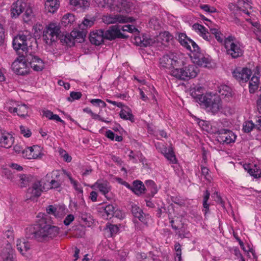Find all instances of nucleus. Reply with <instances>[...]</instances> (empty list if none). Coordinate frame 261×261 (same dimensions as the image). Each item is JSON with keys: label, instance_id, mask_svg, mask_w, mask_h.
<instances>
[{"label": "nucleus", "instance_id": "nucleus-1", "mask_svg": "<svg viewBox=\"0 0 261 261\" xmlns=\"http://www.w3.org/2000/svg\"><path fill=\"white\" fill-rule=\"evenodd\" d=\"M25 232L28 238L43 242L57 236L59 233V228L42 222L27 228Z\"/></svg>", "mask_w": 261, "mask_h": 261}, {"label": "nucleus", "instance_id": "nucleus-2", "mask_svg": "<svg viewBox=\"0 0 261 261\" xmlns=\"http://www.w3.org/2000/svg\"><path fill=\"white\" fill-rule=\"evenodd\" d=\"M201 100H202L201 105L213 114L218 113L222 108V101L219 96L207 93L204 97H201Z\"/></svg>", "mask_w": 261, "mask_h": 261}, {"label": "nucleus", "instance_id": "nucleus-3", "mask_svg": "<svg viewBox=\"0 0 261 261\" xmlns=\"http://www.w3.org/2000/svg\"><path fill=\"white\" fill-rule=\"evenodd\" d=\"M198 72L197 67L192 64L185 66L182 68L172 69L171 74L178 79L186 81L196 77Z\"/></svg>", "mask_w": 261, "mask_h": 261}, {"label": "nucleus", "instance_id": "nucleus-4", "mask_svg": "<svg viewBox=\"0 0 261 261\" xmlns=\"http://www.w3.org/2000/svg\"><path fill=\"white\" fill-rule=\"evenodd\" d=\"M60 26L55 23H49L43 31V39L48 45L57 41L61 33Z\"/></svg>", "mask_w": 261, "mask_h": 261}, {"label": "nucleus", "instance_id": "nucleus-5", "mask_svg": "<svg viewBox=\"0 0 261 261\" xmlns=\"http://www.w3.org/2000/svg\"><path fill=\"white\" fill-rule=\"evenodd\" d=\"M242 3H243V2L239 0H229V9L234 14V18L233 21L237 24H240V20L238 17L241 15L242 12L244 13L247 15H250L249 12L246 10V8L244 9L239 7ZM243 3L247 5V8L250 9H252V6L250 5L251 3L250 0H244L243 1Z\"/></svg>", "mask_w": 261, "mask_h": 261}, {"label": "nucleus", "instance_id": "nucleus-6", "mask_svg": "<svg viewBox=\"0 0 261 261\" xmlns=\"http://www.w3.org/2000/svg\"><path fill=\"white\" fill-rule=\"evenodd\" d=\"M191 50V58L194 64L203 67H210L211 60L200 51L197 44H194L193 48Z\"/></svg>", "mask_w": 261, "mask_h": 261}, {"label": "nucleus", "instance_id": "nucleus-7", "mask_svg": "<svg viewBox=\"0 0 261 261\" xmlns=\"http://www.w3.org/2000/svg\"><path fill=\"white\" fill-rule=\"evenodd\" d=\"M30 36L23 34H19L13 38V46L16 51L22 50L23 51L28 54V40L30 38Z\"/></svg>", "mask_w": 261, "mask_h": 261}, {"label": "nucleus", "instance_id": "nucleus-8", "mask_svg": "<svg viewBox=\"0 0 261 261\" xmlns=\"http://www.w3.org/2000/svg\"><path fill=\"white\" fill-rule=\"evenodd\" d=\"M102 21L107 24L112 23H123L128 22H132L133 19L130 17H127L121 14H109L102 16Z\"/></svg>", "mask_w": 261, "mask_h": 261}, {"label": "nucleus", "instance_id": "nucleus-9", "mask_svg": "<svg viewBox=\"0 0 261 261\" xmlns=\"http://www.w3.org/2000/svg\"><path fill=\"white\" fill-rule=\"evenodd\" d=\"M4 244L5 245L2 247L0 253L1 261H16L14 250L12 248L11 243L7 240L4 241V244L2 245L3 246Z\"/></svg>", "mask_w": 261, "mask_h": 261}, {"label": "nucleus", "instance_id": "nucleus-10", "mask_svg": "<svg viewBox=\"0 0 261 261\" xmlns=\"http://www.w3.org/2000/svg\"><path fill=\"white\" fill-rule=\"evenodd\" d=\"M160 64L162 67L167 69H176L179 66L178 58L173 54L163 56L160 59Z\"/></svg>", "mask_w": 261, "mask_h": 261}, {"label": "nucleus", "instance_id": "nucleus-11", "mask_svg": "<svg viewBox=\"0 0 261 261\" xmlns=\"http://www.w3.org/2000/svg\"><path fill=\"white\" fill-rule=\"evenodd\" d=\"M229 55L232 58L236 59L243 56L244 52L243 47L234 37L229 36Z\"/></svg>", "mask_w": 261, "mask_h": 261}, {"label": "nucleus", "instance_id": "nucleus-12", "mask_svg": "<svg viewBox=\"0 0 261 261\" xmlns=\"http://www.w3.org/2000/svg\"><path fill=\"white\" fill-rule=\"evenodd\" d=\"M25 60L29 63L31 68L35 71H41L44 68L43 61L38 56L33 54H27Z\"/></svg>", "mask_w": 261, "mask_h": 261}, {"label": "nucleus", "instance_id": "nucleus-13", "mask_svg": "<svg viewBox=\"0 0 261 261\" xmlns=\"http://www.w3.org/2000/svg\"><path fill=\"white\" fill-rule=\"evenodd\" d=\"M45 190L44 186L42 184V181H36L32 186L28 189V197L33 199L35 197L40 196L41 192Z\"/></svg>", "mask_w": 261, "mask_h": 261}, {"label": "nucleus", "instance_id": "nucleus-14", "mask_svg": "<svg viewBox=\"0 0 261 261\" xmlns=\"http://www.w3.org/2000/svg\"><path fill=\"white\" fill-rule=\"evenodd\" d=\"M105 39L112 40L116 38H123L125 36L121 33L120 29L118 26L113 25L108 30L104 31Z\"/></svg>", "mask_w": 261, "mask_h": 261}, {"label": "nucleus", "instance_id": "nucleus-15", "mask_svg": "<svg viewBox=\"0 0 261 261\" xmlns=\"http://www.w3.org/2000/svg\"><path fill=\"white\" fill-rule=\"evenodd\" d=\"M28 3L23 0H17L12 5L11 11L12 17H17L27 8Z\"/></svg>", "mask_w": 261, "mask_h": 261}, {"label": "nucleus", "instance_id": "nucleus-16", "mask_svg": "<svg viewBox=\"0 0 261 261\" xmlns=\"http://www.w3.org/2000/svg\"><path fill=\"white\" fill-rule=\"evenodd\" d=\"M14 142L12 135L6 131L0 129V145L5 148L10 147Z\"/></svg>", "mask_w": 261, "mask_h": 261}, {"label": "nucleus", "instance_id": "nucleus-17", "mask_svg": "<svg viewBox=\"0 0 261 261\" xmlns=\"http://www.w3.org/2000/svg\"><path fill=\"white\" fill-rule=\"evenodd\" d=\"M40 151V148L38 145L27 147L23 150V156L29 160L35 159L41 154Z\"/></svg>", "mask_w": 261, "mask_h": 261}, {"label": "nucleus", "instance_id": "nucleus-18", "mask_svg": "<svg viewBox=\"0 0 261 261\" xmlns=\"http://www.w3.org/2000/svg\"><path fill=\"white\" fill-rule=\"evenodd\" d=\"M12 69L15 73L19 75H24L28 72L25 62L18 59L13 62Z\"/></svg>", "mask_w": 261, "mask_h": 261}, {"label": "nucleus", "instance_id": "nucleus-19", "mask_svg": "<svg viewBox=\"0 0 261 261\" xmlns=\"http://www.w3.org/2000/svg\"><path fill=\"white\" fill-rule=\"evenodd\" d=\"M104 36L103 30H97L90 34L89 40L92 44L95 45H99L103 42Z\"/></svg>", "mask_w": 261, "mask_h": 261}, {"label": "nucleus", "instance_id": "nucleus-20", "mask_svg": "<svg viewBox=\"0 0 261 261\" xmlns=\"http://www.w3.org/2000/svg\"><path fill=\"white\" fill-rule=\"evenodd\" d=\"M115 11L120 13H128L131 11L132 4L126 0H117Z\"/></svg>", "mask_w": 261, "mask_h": 261}, {"label": "nucleus", "instance_id": "nucleus-21", "mask_svg": "<svg viewBox=\"0 0 261 261\" xmlns=\"http://www.w3.org/2000/svg\"><path fill=\"white\" fill-rule=\"evenodd\" d=\"M178 40L182 46L190 51L192 50L191 49L193 48L194 44H197L192 40L189 38L185 33L178 34Z\"/></svg>", "mask_w": 261, "mask_h": 261}, {"label": "nucleus", "instance_id": "nucleus-22", "mask_svg": "<svg viewBox=\"0 0 261 261\" xmlns=\"http://www.w3.org/2000/svg\"><path fill=\"white\" fill-rule=\"evenodd\" d=\"M17 250L23 256H27L28 252L30 249V244L24 239H19L16 241Z\"/></svg>", "mask_w": 261, "mask_h": 261}, {"label": "nucleus", "instance_id": "nucleus-23", "mask_svg": "<svg viewBox=\"0 0 261 261\" xmlns=\"http://www.w3.org/2000/svg\"><path fill=\"white\" fill-rule=\"evenodd\" d=\"M86 35V31L75 29L73 30L70 33V42H71V39L73 42H82L84 41V38Z\"/></svg>", "mask_w": 261, "mask_h": 261}, {"label": "nucleus", "instance_id": "nucleus-24", "mask_svg": "<svg viewBox=\"0 0 261 261\" xmlns=\"http://www.w3.org/2000/svg\"><path fill=\"white\" fill-rule=\"evenodd\" d=\"M135 43L139 46L146 47L152 45L155 41L147 36H138L135 37Z\"/></svg>", "mask_w": 261, "mask_h": 261}, {"label": "nucleus", "instance_id": "nucleus-25", "mask_svg": "<svg viewBox=\"0 0 261 261\" xmlns=\"http://www.w3.org/2000/svg\"><path fill=\"white\" fill-rule=\"evenodd\" d=\"M59 5L58 0H46L44 4V9L46 12L54 13L58 9Z\"/></svg>", "mask_w": 261, "mask_h": 261}, {"label": "nucleus", "instance_id": "nucleus-26", "mask_svg": "<svg viewBox=\"0 0 261 261\" xmlns=\"http://www.w3.org/2000/svg\"><path fill=\"white\" fill-rule=\"evenodd\" d=\"M98 6L101 8H107L111 11H115L117 0H95Z\"/></svg>", "mask_w": 261, "mask_h": 261}, {"label": "nucleus", "instance_id": "nucleus-27", "mask_svg": "<svg viewBox=\"0 0 261 261\" xmlns=\"http://www.w3.org/2000/svg\"><path fill=\"white\" fill-rule=\"evenodd\" d=\"M94 187H96L106 196V194L111 190L110 186L107 181L97 180L95 183Z\"/></svg>", "mask_w": 261, "mask_h": 261}, {"label": "nucleus", "instance_id": "nucleus-28", "mask_svg": "<svg viewBox=\"0 0 261 261\" xmlns=\"http://www.w3.org/2000/svg\"><path fill=\"white\" fill-rule=\"evenodd\" d=\"M212 34L215 35V38L217 40L221 43L222 45L224 46V48L225 49V51L226 55L228 54V49L227 48V42L228 40V38L226 37L225 36H224L223 34H222L220 31L217 30L216 31V33H214Z\"/></svg>", "mask_w": 261, "mask_h": 261}, {"label": "nucleus", "instance_id": "nucleus-29", "mask_svg": "<svg viewBox=\"0 0 261 261\" xmlns=\"http://www.w3.org/2000/svg\"><path fill=\"white\" fill-rule=\"evenodd\" d=\"M193 28L196 31L200 33L203 39L209 40L210 37H211L210 33L203 26L198 23H195L193 25Z\"/></svg>", "mask_w": 261, "mask_h": 261}, {"label": "nucleus", "instance_id": "nucleus-30", "mask_svg": "<svg viewBox=\"0 0 261 261\" xmlns=\"http://www.w3.org/2000/svg\"><path fill=\"white\" fill-rule=\"evenodd\" d=\"M202 89L201 87H198L193 88L190 90V94L192 97L195 99L196 101L198 102L200 105L202 101L201 100V97H204L205 95L202 94Z\"/></svg>", "mask_w": 261, "mask_h": 261}, {"label": "nucleus", "instance_id": "nucleus-31", "mask_svg": "<svg viewBox=\"0 0 261 261\" xmlns=\"http://www.w3.org/2000/svg\"><path fill=\"white\" fill-rule=\"evenodd\" d=\"M145 186L140 180H135L133 183L132 191L137 195H140L144 193Z\"/></svg>", "mask_w": 261, "mask_h": 261}, {"label": "nucleus", "instance_id": "nucleus-32", "mask_svg": "<svg viewBox=\"0 0 261 261\" xmlns=\"http://www.w3.org/2000/svg\"><path fill=\"white\" fill-rule=\"evenodd\" d=\"M120 116L122 119L129 120L132 122L134 121V116L132 113V110L126 106L122 108L120 112Z\"/></svg>", "mask_w": 261, "mask_h": 261}, {"label": "nucleus", "instance_id": "nucleus-33", "mask_svg": "<svg viewBox=\"0 0 261 261\" xmlns=\"http://www.w3.org/2000/svg\"><path fill=\"white\" fill-rule=\"evenodd\" d=\"M228 130L226 129H223L218 131V134L216 137L217 141L221 144L226 143L228 144L227 142L228 140Z\"/></svg>", "mask_w": 261, "mask_h": 261}, {"label": "nucleus", "instance_id": "nucleus-34", "mask_svg": "<svg viewBox=\"0 0 261 261\" xmlns=\"http://www.w3.org/2000/svg\"><path fill=\"white\" fill-rule=\"evenodd\" d=\"M23 19L25 22H28L30 21L34 16V14L31 6L28 4V7L25 9Z\"/></svg>", "mask_w": 261, "mask_h": 261}, {"label": "nucleus", "instance_id": "nucleus-35", "mask_svg": "<svg viewBox=\"0 0 261 261\" xmlns=\"http://www.w3.org/2000/svg\"><path fill=\"white\" fill-rule=\"evenodd\" d=\"M163 153L165 157L171 163L175 164L176 163V159L172 148L167 149L166 148Z\"/></svg>", "mask_w": 261, "mask_h": 261}, {"label": "nucleus", "instance_id": "nucleus-36", "mask_svg": "<svg viewBox=\"0 0 261 261\" xmlns=\"http://www.w3.org/2000/svg\"><path fill=\"white\" fill-rule=\"evenodd\" d=\"M105 213L107 215V219H111L113 216L116 212V207L112 204H108L104 208Z\"/></svg>", "mask_w": 261, "mask_h": 261}, {"label": "nucleus", "instance_id": "nucleus-37", "mask_svg": "<svg viewBox=\"0 0 261 261\" xmlns=\"http://www.w3.org/2000/svg\"><path fill=\"white\" fill-rule=\"evenodd\" d=\"M13 111H16L18 116L24 117L28 114V108L25 105H19L15 108Z\"/></svg>", "mask_w": 261, "mask_h": 261}, {"label": "nucleus", "instance_id": "nucleus-38", "mask_svg": "<svg viewBox=\"0 0 261 261\" xmlns=\"http://www.w3.org/2000/svg\"><path fill=\"white\" fill-rule=\"evenodd\" d=\"M253 128H256V126L252 121H246L243 123L242 130L244 133H250Z\"/></svg>", "mask_w": 261, "mask_h": 261}, {"label": "nucleus", "instance_id": "nucleus-39", "mask_svg": "<svg viewBox=\"0 0 261 261\" xmlns=\"http://www.w3.org/2000/svg\"><path fill=\"white\" fill-rule=\"evenodd\" d=\"M93 24L94 21L92 19L85 18L82 22L79 25V28L80 30L86 31V30Z\"/></svg>", "mask_w": 261, "mask_h": 261}, {"label": "nucleus", "instance_id": "nucleus-40", "mask_svg": "<svg viewBox=\"0 0 261 261\" xmlns=\"http://www.w3.org/2000/svg\"><path fill=\"white\" fill-rule=\"evenodd\" d=\"M63 210L61 207L57 208L53 205H49L47 208L46 211L48 214H51L56 217H60L59 213L63 211Z\"/></svg>", "mask_w": 261, "mask_h": 261}, {"label": "nucleus", "instance_id": "nucleus-41", "mask_svg": "<svg viewBox=\"0 0 261 261\" xmlns=\"http://www.w3.org/2000/svg\"><path fill=\"white\" fill-rule=\"evenodd\" d=\"M74 21V16L73 15L68 13L64 15L62 19V23L67 25L71 24Z\"/></svg>", "mask_w": 261, "mask_h": 261}, {"label": "nucleus", "instance_id": "nucleus-42", "mask_svg": "<svg viewBox=\"0 0 261 261\" xmlns=\"http://www.w3.org/2000/svg\"><path fill=\"white\" fill-rule=\"evenodd\" d=\"M252 72L250 69L247 68H244L242 69L241 81L247 82L250 77Z\"/></svg>", "mask_w": 261, "mask_h": 261}, {"label": "nucleus", "instance_id": "nucleus-43", "mask_svg": "<svg viewBox=\"0 0 261 261\" xmlns=\"http://www.w3.org/2000/svg\"><path fill=\"white\" fill-rule=\"evenodd\" d=\"M71 5L81 8L82 7H86L88 4L87 0H70Z\"/></svg>", "mask_w": 261, "mask_h": 261}, {"label": "nucleus", "instance_id": "nucleus-44", "mask_svg": "<svg viewBox=\"0 0 261 261\" xmlns=\"http://www.w3.org/2000/svg\"><path fill=\"white\" fill-rule=\"evenodd\" d=\"M210 193L207 190H206L204 194L203 200V206L205 214H206L208 211L209 205L207 203V202L209 199Z\"/></svg>", "mask_w": 261, "mask_h": 261}, {"label": "nucleus", "instance_id": "nucleus-45", "mask_svg": "<svg viewBox=\"0 0 261 261\" xmlns=\"http://www.w3.org/2000/svg\"><path fill=\"white\" fill-rule=\"evenodd\" d=\"M145 185L148 189L151 190V193L152 194V196L154 195L157 192L156 188L155 187V184L153 181L151 180H146L145 182Z\"/></svg>", "mask_w": 261, "mask_h": 261}, {"label": "nucleus", "instance_id": "nucleus-46", "mask_svg": "<svg viewBox=\"0 0 261 261\" xmlns=\"http://www.w3.org/2000/svg\"><path fill=\"white\" fill-rule=\"evenodd\" d=\"M220 95L226 97L228 95V86L227 85H221L218 90Z\"/></svg>", "mask_w": 261, "mask_h": 261}, {"label": "nucleus", "instance_id": "nucleus-47", "mask_svg": "<svg viewBox=\"0 0 261 261\" xmlns=\"http://www.w3.org/2000/svg\"><path fill=\"white\" fill-rule=\"evenodd\" d=\"M205 24L208 27L210 31L212 34L216 33V31L219 30L218 26L210 20L205 23Z\"/></svg>", "mask_w": 261, "mask_h": 261}, {"label": "nucleus", "instance_id": "nucleus-48", "mask_svg": "<svg viewBox=\"0 0 261 261\" xmlns=\"http://www.w3.org/2000/svg\"><path fill=\"white\" fill-rule=\"evenodd\" d=\"M82 96V94L80 92H71L70 94V97L67 98V100L69 101H72L74 100L80 99Z\"/></svg>", "mask_w": 261, "mask_h": 261}, {"label": "nucleus", "instance_id": "nucleus-49", "mask_svg": "<svg viewBox=\"0 0 261 261\" xmlns=\"http://www.w3.org/2000/svg\"><path fill=\"white\" fill-rule=\"evenodd\" d=\"M132 212L135 217L140 216V214H143L142 210L136 205L132 206Z\"/></svg>", "mask_w": 261, "mask_h": 261}, {"label": "nucleus", "instance_id": "nucleus-50", "mask_svg": "<svg viewBox=\"0 0 261 261\" xmlns=\"http://www.w3.org/2000/svg\"><path fill=\"white\" fill-rule=\"evenodd\" d=\"M107 228L109 229L111 236H113L114 234H116L119 230V228L116 225L110 224L107 225Z\"/></svg>", "mask_w": 261, "mask_h": 261}, {"label": "nucleus", "instance_id": "nucleus-51", "mask_svg": "<svg viewBox=\"0 0 261 261\" xmlns=\"http://www.w3.org/2000/svg\"><path fill=\"white\" fill-rule=\"evenodd\" d=\"M90 102L94 106H97L101 108H105L106 106V103L99 99H92Z\"/></svg>", "mask_w": 261, "mask_h": 261}, {"label": "nucleus", "instance_id": "nucleus-52", "mask_svg": "<svg viewBox=\"0 0 261 261\" xmlns=\"http://www.w3.org/2000/svg\"><path fill=\"white\" fill-rule=\"evenodd\" d=\"M248 173L254 178H258L259 177L261 172L257 170L254 166L253 168L252 167Z\"/></svg>", "mask_w": 261, "mask_h": 261}, {"label": "nucleus", "instance_id": "nucleus-53", "mask_svg": "<svg viewBox=\"0 0 261 261\" xmlns=\"http://www.w3.org/2000/svg\"><path fill=\"white\" fill-rule=\"evenodd\" d=\"M121 30L124 32H128L130 33H133L134 32L138 31V30L132 25H125L121 28Z\"/></svg>", "mask_w": 261, "mask_h": 261}, {"label": "nucleus", "instance_id": "nucleus-54", "mask_svg": "<svg viewBox=\"0 0 261 261\" xmlns=\"http://www.w3.org/2000/svg\"><path fill=\"white\" fill-rule=\"evenodd\" d=\"M200 8L203 10L204 11L210 12V13H214L216 12V9L213 7H210L208 5H203L200 6Z\"/></svg>", "mask_w": 261, "mask_h": 261}, {"label": "nucleus", "instance_id": "nucleus-55", "mask_svg": "<svg viewBox=\"0 0 261 261\" xmlns=\"http://www.w3.org/2000/svg\"><path fill=\"white\" fill-rule=\"evenodd\" d=\"M21 180V186L25 187L28 184L30 177L25 174H21L19 176Z\"/></svg>", "mask_w": 261, "mask_h": 261}, {"label": "nucleus", "instance_id": "nucleus-56", "mask_svg": "<svg viewBox=\"0 0 261 261\" xmlns=\"http://www.w3.org/2000/svg\"><path fill=\"white\" fill-rule=\"evenodd\" d=\"M4 238L6 237L7 239H9L10 241L13 240L14 239V234L13 230L12 228H10L7 230H6L4 234Z\"/></svg>", "mask_w": 261, "mask_h": 261}, {"label": "nucleus", "instance_id": "nucleus-57", "mask_svg": "<svg viewBox=\"0 0 261 261\" xmlns=\"http://www.w3.org/2000/svg\"><path fill=\"white\" fill-rule=\"evenodd\" d=\"M20 130L21 133L27 138L30 137L31 135V131L26 128L25 126L21 125L20 126Z\"/></svg>", "mask_w": 261, "mask_h": 261}, {"label": "nucleus", "instance_id": "nucleus-58", "mask_svg": "<svg viewBox=\"0 0 261 261\" xmlns=\"http://www.w3.org/2000/svg\"><path fill=\"white\" fill-rule=\"evenodd\" d=\"M60 153L66 162H70L71 161V157L65 150L63 149L60 150Z\"/></svg>", "mask_w": 261, "mask_h": 261}, {"label": "nucleus", "instance_id": "nucleus-59", "mask_svg": "<svg viewBox=\"0 0 261 261\" xmlns=\"http://www.w3.org/2000/svg\"><path fill=\"white\" fill-rule=\"evenodd\" d=\"M74 219V217L72 214H69L66 216L64 220V224L68 226L69 225Z\"/></svg>", "mask_w": 261, "mask_h": 261}, {"label": "nucleus", "instance_id": "nucleus-60", "mask_svg": "<svg viewBox=\"0 0 261 261\" xmlns=\"http://www.w3.org/2000/svg\"><path fill=\"white\" fill-rule=\"evenodd\" d=\"M176 233L178 234V237L183 238L186 237L185 236V229L182 226L180 228L178 227V230H176Z\"/></svg>", "mask_w": 261, "mask_h": 261}, {"label": "nucleus", "instance_id": "nucleus-61", "mask_svg": "<svg viewBox=\"0 0 261 261\" xmlns=\"http://www.w3.org/2000/svg\"><path fill=\"white\" fill-rule=\"evenodd\" d=\"M5 30L2 24H0V45H2L4 40Z\"/></svg>", "mask_w": 261, "mask_h": 261}, {"label": "nucleus", "instance_id": "nucleus-62", "mask_svg": "<svg viewBox=\"0 0 261 261\" xmlns=\"http://www.w3.org/2000/svg\"><path fill=\"white\" fill-rule=\"evenodd\" d=\"M42 113L43 116H45L49 119H52L54 114L51 111L48 110H42Z\"/></svg>", "mask_w": 261, "mask_h": 261}, {"label": "nucleus", "instance_id": "nucleus-63", "mask_svg": "<svg viewBox=\"0 0 261 261\" xmlns=\"http://www.w3.org/2000/svg\"><path fill=\"white\" fill-rule=\"evenodd\" d=\"M49 184H50V189L58 188L60 187L61 186V184L59 181L55 180L54 179L51 180L50 181V182H49Z\"/></svg>", "mask_w": 261, "mask_h": 261}, {"label": "nucleus", "instance_id": "nucleus-64", "mask_svg": "<svg viewBox=\"0 0 261 261\" xmlns=\"http://www.w3.org/2000/svg\"><path fill=\"white\" fill-rule=\"evenodd\" d=\"M201 173L204 176L205 178L207 179H208V171L209 170L206 167L201 166Z\"/></svg>", "mask_w": 261, "mask_h": 261}]
</instances>
